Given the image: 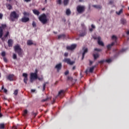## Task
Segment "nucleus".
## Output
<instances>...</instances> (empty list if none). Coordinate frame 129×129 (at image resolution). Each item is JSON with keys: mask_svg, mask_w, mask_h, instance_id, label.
<instances>
[{"mask_svg": "<svg viewBox=\"0 0 129 129\" xmlns=\"http://www.w3.org/2000/svg\"><path fill=\"white\" fill-rule=\"evenodd\" d=\"M87 52H88V49L86 48L84 50V52L83 53L82 60H83V59H84V56H85V54H86V53H87Z\"/></svg>", "mask_w": 129, "mask_h": 129, "instance_id": "6ab92c4d", "label": "nucleus"}, {"mask_svg": "<svg viewBox=\"0 0 129 129\" xmlns=\"http://www.w3.org/2000/svg\"><path fill=\"white\" fill-rule=\"evenodd\" d=\"M19 16L16 11H13L10 14V19L12 22H15V20H18Z\"/></svg>", "mask_w": 129, "mask_h": 129, "instance_id": "20e7f679", "label": "nucleus"}, {"mask_svg": "<svg viewBox=\"0 0 129 129\" xmlns=\"http://www.w3.org/2000/svg\"><path fill=\"white\" fill-rule=\"evenodd\" d=\"M91 27H92V29H95V26L93 25V24L91 25Z\"/></svg>", "mask_w": 129, "mask_h": 129, "instance_id": "13d9d810", "label": "nucleus"}, {"mask_svg": "<svg viewBox=\"0 0 129 129\" xmlns=\"http://www.w3.org/2000/svg\"><path fill=\"white\" fill-rule=\"evenodd\" d=\"M111 39L114 42H112L111 44H108L107 45V48L108 50H110L111 49V47L115 44V43H117V37L115 35H113L111 37Z\"/></svg>", "mask_w": 129, "mask_h": 129, "instance_id": "39448f33", "label": "nucleus"}, {"mask_svg": "<svg viewBox=\"0 0 129 129\" xmlns=\"http://www.w3.org/2000/svg\"><path fill=\"white\" fill-rule=\"evenodd\" d=\"M65 38H66V35H65V34H60L58 36V40H60V39H65Z\"/></svg>", "mask_w": 129, "mask_h": 129, "instance_id": "aec40b11", "label": "nucleus"}, {"mask_svg": "<svg viewBox=\"0 0 129 129\" xmlns=\"http://www.w3.org/2000/svg\"><path fill=\"white\" fill-rule=\"evenodd\" d=\"M33 12L34 15H36V16H39V15H40V12H39L38 10L36 9L33 10Z\"/></svg>", "mask_w": 129, "mask_h": 129, "instance_id": "412c9836", "label": "nucleus"}, {"mask_svg": "<svg viewBox=\"0 0 129 129\" xmlns=\"http://www.w3.org/2000/svg\"><path fill=\"white\" fill-rule=\"evenodd\" d=\"M25 3H30L31 0H24Z\"/></svg>", "mask_w": 129, "mask_h": 129, "instance_id": "4d7b16f0", "label": "nucleus"}, {"mask_svg": "<svg viewBox=\"0 0 129 129\" xmlns=\"http://www.w3.org/2000/svg\"><path fill=\"white\" fill-rule=\"evenodd\" d=\"M4 91L5 93H7L8 92V90H7V89H4Z\"/></svg>", "mask_w": 129, "mask_h": 129, "instance_id": "052dcab7", "label": "nucleus"}, {"mask_svg": "<svg viewBox=\"0 0 129 129\" xmlns=\"http://www.w3.org/2000/svg\"><path fill=\"white\" fill-rule=\"evenodd\" d=\"M75 68H76V67L75 66H74V67H73V70H75Z\"/></svg>", "mask_w": 129, "mask_h": 129, "instance_id": "69168bd1", "label": "nucleus"}, {"mask_svg": "<svg viewBox=\"0 0 129 129\" xmlns=\"http://www.w3.org/2000/svg\"><path fill=\"white\" fill-rule=\"evenodd\" d=\"M55 100H56V98H53L52 99V102H51L52 104H54V103H55Z\"/></svg>", "mask_w": 129, "mask_h": 129, "instance_id": "79ce46f5", "label": "nucleus"}, {"mask_svg": "<svg viewBox=\"0 0 129 129\" xmlns=\"http://www.w3.org/2000/svg\"><path fill=\"white\" fill-rule=\"evenodd\" d=\"M121 23L122 25H125L126 24V20L125 19L122 18L121 19Z\"/></svg>", "mask_w": 129, "mask_h": 129, "instance_id": "5701e85b", "label": "nucleus"}, {"mask_svg": "<svg viewBox=\"0 0 129 129\" xmlns=\"http://www.w3.org/2000/svg\"><path fill=\"white\" fill-rule=\"evenodd\" d=\"M45 88H46V83H44L43 84L42 91H44V90H45Z\"/></svg>", "mask_w": 129, "mask_h": 129, "instance_id": "2f4dec72", "label": "nucleus"}, {"mask_svg": "<svg viewBox=\"0 0 129 129\" xmlns=\"http://www.w3.org/2000/svg\"><path fill=\"white\" fill-rule=\"evenodd\" d=\"M77 11L79 14H82L85 12V6L79 5L77 7Z\"/></svg>", "mask_w": 129, "mask_h": 129, "instance_id": "0eeeda50", "label": "nucleus"}, {"mask_svg": "<svg viewBox=\"0 0 129 129\" xmlns=\"http://www.w3.org/2000/svg\"><path fill=\"white\" fill-rule=\"evenodd\" d=\"M94 50L95 51H97L98 52H101V49L98 48H95Z\"/></svg>", "mask_w": 129, "mask_h": 129, "instance_id": "49530a36", "label": "nucleus"}, {"mask_svg": "<svg viewBox=\"0 0 129 129\" xmlns=\"http://www.w3.org/2000/svg\"><path fill=\"white\" fill-rule=\"evenodd\" d=\"M32 26L33 27V28H36V22H33Z\"/></svg>", "mask_w": 129, "mask_h": 129, "instance_id": "ea45409f", "label": "nucleus"}, {"mask_svg": "<svg viewBox=\"0 0 129 129\" xmlns=\"http://www.w3.org/2000/svg\"><path fill=\"white\" fill-rule=\"evenodd\" d=\"M13 59H14V60H16V59H17V54H13Z\"/></svg>", "mask_w": 129, "mask_h": 129, "instance_id": "37998d69", "label": "nucleus"}, {"mask_svg": "<svg viewBox=\"0 0 129 129\" xmlns=\"http://www.w3.org/2000/svg\"><path fill=\"white\" fill-rule=\"evenodd\" d=\"M31 92L34 93V92H35L36 90H35V89H31Z\"/></svg>", "mask_w": 129, "mask_h": 129, "instance_id": "bf43d9fd", "label": "nucleus"}, {"mask_svg": "<svg viewBox=\"0 0 129 129\" xmlns=\"http://www.w3.org/2000/svg\"><path fill=\"white\" fill-rule=\"evenodd\" d=\"M92 64H93V61L90 60V63H89L90 66H91Z\"/></svg>", "mask_w": 129, "mask_h": 129, "instance_id": "6e6d98bb", "label": "nucleus"}, {"mask_svg": "<svg viewBox=\"0 0 129 129\" xmlns=\"http://www.w3.org/2000/svg\"><path fill=\"white\" fill-rule=\"evenodd\" d=\"M86 35V31L85 30H84L82 31V32H80V37H84Z\"/></svg>", "mask_w": 129, "mask_h": 129, "instance_id": "a211bd4d", "label": "nucleus"}, {"mask_svg": "<svg viewBox=\"0 0 129 129\" xmlns=\"http://www.w3.org/2000/svg\"><path fill=\"white\" fill-rule=\"evenodd\" d=\"M100 40H101V38H100V37H98V44L100 46L103 47L104 46V43H103V42L100 41Z\"/></svg>", "mask_w": 129, "mask_h": 129, "instance_id": "4468645a", "label": "nucleus"}, {"mask_svg": "<svg viewBox=\"0 0 129 129\" xmlns=\"http://www.w3.org/2000/svg\"><path fill=\"white\" fill-rule=\"evenodd\" d=\"M69 54V53H68V52H66V53H64V57H68Z\"/></svg>", "mask_w": 129, "mask_h": 129, "instance_id": "09e8293b", "label": "nucleus"}, {"mask_svg": "<svg viewBox=\"0 0 129 129\" xmlns=\"http://www.w3.org/2000/svg\"><path fill=\"white\" fill-rule=\"evenodd\" d=\"M96 67V66H94L92 67H91L89 69V71H88V70H87L86 71V74H88V72H90V73H92L93 72V70H94V68Z\"/></svg>", "mask_w": 129, "mask_h": 129, "instance_id": "ddd939ff", "label": "nucleus"}, {"mask_svg": "<svg viewBox=\"0 0 129 129\" xmlns=\"http://www.w3.org/2000/svg\"><path fill=\"white\" fill-rule=\"evenodd\" d=\"M64 74L65 75H68V74H69V71H67L66 72H65Z\"/></svg>", "mask_w": 129, "mask_h": 129, "instance_id": "603ef678", "label": "nucleus"}, {"mask_svg": "<svg viewBox=\"0 0 129 129\" xmlns=\"http://www.w3.org/2000/svg\"><path fill=\"white\" fill-rule=\"evenodd\" d=\"M37 79H38L39 81H42V80H43V78H39L37 77Z\"/></svg>", "mask_w": 129, "mask_h": 129, "instance_id": "8fccbe9b", "label": "nucleus"}, {"mask_svg": "<svg viewBox=\"0 0 129 129\" xmlns=\"http://www.w3.org/2000/svg\"><path fill=\"white\" fill-rule=\"evenodd\" d=\"M77 47V44H72L71 46H67V50H70L71 51H72L76 48Z\"/></svg>", "mask_w": 129, "mask_h": 129, "instance_id": "1a4fd4ad", "label": "nucleus"}, {"mask_svg": "<svg viewBox=\"0 0 129 129\" xmlns=\"http://www.w3.org/2000/svg\"><path fill=\"white\" fill-rule=\"evenodd\" d=\"M113 3H114L113 1H110L109 2V5H112V4H113Z\"/></svg>", "mask_w": 129, "mask_h": 129, "instance_id": "3c124183", "label": "nucleus"}, {"mask_svg": "<svg viewBox=\"0 0 129 129\" xmlns=\"http://www.w3.org/2000/svg\"><path fill=\"white\" fill-rule=\"evenodd\" d=\"M67 79L68 80H70V81H72V80H73V78L72 77L69 76L67 77Z\"/></svg>", "mask_w": 129, "mask_h": 129, "instance_id": "4c0bfd02", "label": "nucleus"}, {"mask_svg": "<svg viewBox=\"0 0 129 129\" xmlns=\"http://www.w3.org/2000/svg\"><path fill=\"white\" fill-rule=\"evenodd\" d=\"M0 111H1V108H0ZM3 116V114H2V113H0V117H2Z\"/></svg>", "mask_w": 129, "mask_h": 129, "instance_id": "0e129e2a", "label": "nucleus"}, {"mask_svg": "<svg viewBox=\"0 0 129 129\" xmlns=\"http://www.w3.org/2000/svg\"><path fill=\"white\" fill-rule=\"evenodd\" d=\"M126 49L123 48L118 51V54H120V53H123V52H125Z\"/></svg>", "mask_w": 129, "mask_h": 129, "instance_id": "bb28decb", "label": "nucleus"}, {"mask_svg": "<svg viewBox=\"0 0 129 129\" xmlns=\"http://www.w3.org/2000/svg\"><path fill=\"white\" fill-rule=\"evenodd\" d=\"M48 98H46V99H42L41 100V102H45V101H47L48 100Z\"/></svg>", "mask_w": 129, "mask_h": 129, "instance_id": "a19ab883", "label": "nucleus"}, {"mask_svg": "<svg viewBox=\"0 0 129 129\" xmlns=\"http://www.w3.org/2000/svg\"><path fill=\"white\" fill-rule=\"evenodd\" d=\"M8 44L9 47H13V44H14V40L13 39H10L8 41Z\"/></svg>", "mask_w": 129, "mask_h": 129, "instance_id": "2eb2a0df", "label": "nucleus"}, {"mask_svg": "<svg viewBox=\"0 0 129 129\" xmlns=\"http://www.w3.org/2000/svg\"><path fill=\"white\" fill-rule=\"evenodd\" d=\"M89 31H90V32H92V31H93V28H90Z\"/></svg>", "mask_w": 129, "mask_h": 129, "instance_id": "e2e57ef3", "label": "nucleus"}, {"mask_svg": "<svg viewBox=\"0 0 129 129\" xmlns=\"http://www.w3.org/2000/svg\"><path fill=\"white\" fill-rule=\"evenodd\" d=\"M66 14L67 16H70V15H71V11H70V9H67Z\"/></svg>", "mask_w": 129, "mask_h": 129, "instance_id": "4be33fe9", "label": "nucleus"}, {"mask_svg": "<svg viewBox=\"0 0 129 129\" xmlns=\"http://www.w3.org/2000/svg\"><path fill=\"white\" fill-rule=\"evenodd\" d=\"M27 114H28V110H24V113H23V116H26V115H27Z\"/></svg>", "mask_w": 129, "mask_h": 129, "instance_id": "7c9ffc66", "label": "nucleus"}, {"mask_svg": "<svg viewBox=\"0 0 129 129\" xmlns=\"http://www.w3.org/2000/svg\"><path fill=\"white\" fill-rule=\"evenodd\" d=\"M23 77H24L23 81L25 84H27V81H28V74L27 73H23L22 75Z\"/></svg>", "mask_w": 129, "mask_h": 129, "instance_id": "9b49d317", "label": "nucleus"}, {"mask_svg": "<svg viewBox=\"0 0 129 129\" xmlns=\"http://www.w3.org/2000/svg\"><path fill=\"white\" fill-rule=\"evenodd\" d=\"M68 4H69V0H63L64 6H68Z\"/></svg>", "mask_w": 129, "mask_h": 129, "instance_id": "a878e982", "label": "nucleus"}, {"mask_svg": "<svg viewBox=\"0 0 129 129\" xmlns=\"http://www.w3.org/2000/svg\"><path fill=\"white\" fill-rule=\"evenodd\" d=\"M14 51L18 53L20 57H23V54H24V51L23 49L21 48V46L19 44H17L14 47Z\"/></svg>", "mask_w": 129, "mask_h": 129, "instance_id": "f257e3e1", "label": "nucleus"}, {"mask_svg": "<svg viewBox=\"0 0 129 129\" xmlns=\"http://www.w3.org/2000/svg\"><path fill=\"white\" fill-rule=\"evenodd\" d=\"M0 128H5V124L4 123H2V124H0Z\"/></svg>", "mask_w": 129, "mask_h": 129, "instance_id": "e433bc0d", "label": "nucleus"}, {"mask_svg": "<svg viewBox=\"0 0 129 129\" xmlns=\"http://www.w3.org/2000/svg\"><path fill=\"white\" fill-rule=\"evenodd\" d=\"M105 62H106V63H110V62H111V59L109 58V59L105 60Z\"/></svg>", "mask_w": 129, "mask_h": 129, "instance_id": "c9c22d12", "label": "nucleus"}, {"mask_svg": "<svg viewBox=\"0 0 129 129\" xmlns=\"http://www.w3.org/2000/svg\"><path fill=\"white\" fill-rule=\"evenodd\" d=\"M64 93H65V91L61 90L58 92L57 96H59L60 97H62V96H64Z\"/></svg>", "mask_w": 129, "mask_h": 129, "instance_id": "dca6fc26", "label": "nucleus"}, {"mask_svg": "<svg viewBox=\"0 0 129 129\" xmlns=\"http://www.w3.org/2000/svg\"><path fill=\"white\" fill-rule=\"evenodd\" d=\"M63 61L64 63H67V64H69V65H73V64L75 63L74 61H71V59L70 58H65Z\"/></svg>", "mask_w": 129, "mask_h": 129, "instance_id": "6e6552de", "label": "nucleus"}, {"mask_svg": "<svg viewBox=\"0 0 129 129\" xmlns=\"http://www.w3.org/2000/svg\"><path fill=\"white\" fill-rule=\"evenodd\" d=\"M29 18L24 17L21 19V21L22 23H27V22H29Z\"/></svg>", "mask_w": 129, "mask_h": 129, "instance_id": "f3484780", "label": "nucleus"}, {"mask_svg": "<svg viewBox=\"0 0 129 129\" xmlns=\"http://www.w3.org/2000/svg\"><path fill=\"white\" fill-rule=\"evenodd\" d=\"M3 59H4V61H5V62H8V59H7V58H6V57H4L3 58Z\"/></svg>", "mask_w": 129, "mask_h": 129, "instance_id": "864d4df0", "label": "nucleus"}, {"mask_svg": "<svg viewBox=\"0 0 129 129\" xmlns=\"http://www.w3.org/2000/svg\"><path fill=\"white\" fill-rule=\"evenodd\" d=\"M14 77H15V75L14 74H10L7 76L6 78L9 81H14Z\"/></svg>", "mask_w": 129, "mask_h": 129, "instance_id": "9d476101", "label": "nucleus"}, {"mask_svg": "<svg viewBox=\"0 0 129 129\" xmlns=\"http://www.w3.org/2000/svg\"><path fill=\"white\" fill-rule=\"evenodd\" d=\"M93 7L96 9H99L100 10L102 9V6L100 5H93Z\"/></svg>", "mask_w": 129, "mask_h": 129, "instance_id": "b1692460", "label": "nucleus"}, {"mask_svg": "<svg viewBox=\"0 0 129 129\" xmlns=\"http://www.w3.org/2000/svg\"><path fill=\"white\" fill-rule=\"evenodd\" d=\"M18 92H19V90H18V89L15 90V91H14V95H18Z\"/></svg>", "mask_w": 129, "mask_h": 129, "instance_id": "72a5a7b5", "label": "nucleus"}, {"mask_svg": "<svg viewBox=\"0 0 129 129\" xmlns=\"http://www.w3.org/2000/svg\"><path fill=\"white\" fill-rule=\"evenodd\" d=\"M33 43L32 40L27 41V45L30 46V45H33Z\"/></svg>", "mask_w": 129, "mask_h": 129, "instance_id": "cd10ccee", "label": "nucleus"}, {"mask_svg": "<svg viewBox=\"0 0 129 129\" xmlns=\"http://www.w3.org/2000/svg\"><path fill=\"white\" fill-rule=\"evenodd\" d=\"M0 19H3V14H0Z\"/></svg>", "mask_w": 129, "mask_h": 129, "instance_id": "680f3d73", "label": "nucleus"}, {"mask_svg": "<svg viewBox=\"0 0 129 129\" xmlns=\"http://www.w3.org/2000/svg\"><path fill=\"white\" fill-rule=\"evenodd\" d=\"M81 27L84 29V30H85V26L84 25V23L81 24Z\"/></svg>", "mask_w": 129, "mask_h": 129, "instance_id": "a18cd8bd", "label": "nucleus"}, {"mask_svg": "<svg viewBox=\"0 0 129 129\" xmlns=\"http://www.w3.org/2000/svg\"><path fill=\"white\" fill-rule=\"evenodd\" d=\"M126 34H127V35H129V31H127Z\"/></svg>", "mask_w": 129, "mask_h": 129, "instance_id": "338daca9", "label": "nucleus"}, {"mask_svg": "<svg viewBox=\"0 0 129 129\" xmlns=\"http://www.w3.org/2000/svg\"><path fill=\"white\" fill-rule=\"evenodd\" d=\"M104 62H105V60L103 59L102 60L99 61L98 63H99V64H103L104 63Z\"/></svg>", "mask_w": 129, "mask_h": 129, "instance_id": "f704fd0d", "label": "nucleus"}, {"mask_svg": "<svg viewBox=\"0 0 129 129\" xmlns=\"http://www.w3.org/2000/svg\"><path fill=\"white\" fill-rule=\"evenodd\" d=\"M7 8L8 10H12V5L10 4L7 5Z\"/></svg>", "mask_w": 129, "mask_h": 129, "instance_id": "c85d7f7f", "label": "nucleus"}, {"mask_svg": "<svg viewBox=\"0 0 129 129\" xmlns=\"http://www.w3.org/2000/svg\"><path fill=\"white\" fill-rule=\"evenodd\" d=\"M37 73H38V70L36 69L35 73H32L30 74V81L31 83H33V82H34V80H36V79H38V75H37Z\"/></svg>", "mask_w": 129, "mask_h": 129, "instance_id": "7ed1b4c3", "label": "nucleus"}, {"mask_svg": "<svg viewBox=\"0 0 129 129\" xmlns=\"http://www.w3.org/2000/svg\"><path fill=\"white\" fill-rule=\"evenodd\" d=\"M122 11H123V10H122V9H121L119 10V11L118 12H116V13L117 14V15L119 16V15H120V14H122Z\"/></svg>", "mask_w": 129, "mask_h": 129, "instance_id": "c756f323", "label": "nucleus"}, {"mask_svg": "<svg viewBox=\"0 0 129 129\" xmlns=\"http://www.w3.org/2000/svg\"><path fill=\"white\" fill-rule=\"evenodd\" d=\"M2 56H3V57H5V56H6V52L3 51L2 52Z\"/></svg>", "mask_w": 129, "mask_h": 129, "instance_id": "c03bdc74", "label": "nucleus"}, {"mask_svg": "<svg viewBox=\"0 0 129 129\" xmlns=\"http://www.w3.org/2000/svg\"><path fill=\"white\" fill-rule=\"evenodd\" d=\"M7 28V25L2 24V26H0V39L2 40V41H5L6 37H3V35H4V30L3 29H6Z\"/></svg>", "mask_w": 129, "mask_h": 129, "instance_id": "423d86ee", "label": "nucleus"}, {"mask_svg": "<svg viewBox=\"0 0 129 129\" xmlns=\"http://www.w3.org/2000/svg\"><path fill=\"white\" fill-rule=\"evenodd\" d=\"M9 34H10V32L9 31H7L6 34L4 35V38H7L9 36Z\"/></svg>", "mask_w": 129, "mask_h": 129, "instance_id": "58836bf2", "label": "nucleus"}, {"mask_svg": "<svg viewBox=\"0 0 129 129\" xmlns=\"http://www.w3.org/2000/svg\"><path fill=\"white\" fill-rule=\"evenodd\" d=\"M56 4L58 5H61V4H62V0H57Z\"/></svg>", "mask_w": 129, "mask_h": 129, "instance_id": "473e14b6", "label": "nucleus"}, {"mask_svg": "<svg viewBox=\"0 0 129 129\" xmlns=\"http://www.w3.org/2000/svg\"><path fill=\"white\" fill-rule=\"evenodd\" d=\"M24 16H29V13H27V12H24Z\"/></svg>", "mask_w": 129, "mask_h": 129, "instance_id": "5fc2aeb1", "label": "nucleus"}, {"mask_svg": "<svg viewBox=\"0 0 129 129\" xmlns=\"http://www.w3.org/2000/svg\"><path fill=\"white\" fill-rule=\"evenodd\" d=\"M55 68L57 70V72H59V71H60V70L62 69V63H59L56 64L55 67Z\"/></svg>", "mask_w": 129, "mask_h": 129, "instance_id": "f8f14e48", "label": "nucleus"}, {"mask_svg": "<svg viewBox=\"0 0 129 129\" xmlns=\"http://www.w3.org/2000/svg\"><path fill=\"white\" fill-rule=\"evenodd\" d=\"M32 114L34 116V117H36V116L37 115V113H34V112H32Z\"/></svg>", "mask_w": 129, "mask_h": 129, "instance_id": "de8ad7c7", "label": "nucleus"}, {"mask_svg": "<svg viewBox=\"0 0 129 129\" xmlns=\"http://www.w3.org/2000/svg\"><path fill=\"white\" fill-rule=\"evenodd\" d=\"M2 90H3V89H4V86H2Z\"/></svg>", "mask_w": 129, "mask_h": 129, "instance_id": "774afa93", "label": "nucleus"}, {"mask_svg": "<svg viewBox=\"0 0 129 129\" xmlns=\"http://www.w3.org/2000/svg\"><path fill=\"white\" fill-rule=\"evenodd\" d=\"M38 19L43 25H45L48 22L47 16L44 13L38 17Z\"/></svg>", "mask_w": 129, "mask_h": 129, "instance_id": "f03ea898", "label": "nucleus"}, {"mask_svg": "<svg viewBox=\"0 0 129 129\" xmlns=\"http://www.w3.org/2000/svg\"><path fill=\"white\" fill-rule=\"evenodd\" d=\"M93 57H94V60H96V59H97V58L99 57V54H98V53L94 54Z\"/></svg>", "mask_w": 129, "mask_h": 129, "instance_id": "393cba45", "label": "nucleus"}]
</instances>
